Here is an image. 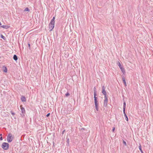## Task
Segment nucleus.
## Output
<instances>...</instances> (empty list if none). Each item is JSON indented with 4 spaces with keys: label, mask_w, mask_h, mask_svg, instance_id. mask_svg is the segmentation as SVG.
<instances>
[{
    "label": "nucleus",
    "mask_w": 153,
    "mask_h": 153,
    "mask_svg": "<svg viewBox=\"0 0 153 153\" xmlns=\"http://www.w3.org/2000/svg\"><path fill=\"white\" fill-rule=\"evenodd\" d=\"M94 104L95 107V108L96 110L97 111H98V103L97 100V97H96L97 96V91L96 90H94Z\"/></svg>",
    "instance_id": "f257e3e1"
},
{
    "label": "nucleus",
    "mask_w": 153,
    "mask_h": 153,
    "mask_svg": "<svg viewBox=\"0 0 153 153\" xmlns=\"http://www.w3.org/2000/svg\"><path fill=\"white\" fill-rule=\"evenodd\" d=\"M1 147L4 149L7 150L9 149V144L8 143L4 142L2 144Z\"/></svg>",
    "instance_id": "f03ea898"
},
{
    "label": "nucleus",
    "mask_w": 153,
    "mask_h": 153,
    "mask_svg": "<svg viewBox=\"0 0 153 153\" xmlns=\"http://www.w3.org/2000/svg\"><path fill=\"white\" fill-rule=\"evenodd\" d=\"M13 137H12V134L10 133L8 134L7 137V141L8 143L11 142L13 140Z\"/></svg>",
    "instance_id": "7ed1b4c3"
},
{
    "label": "nucleus",
    "mask_w": 153,
    "mask_h": 153,
    "mask_svg": "<svg viewBox=\"0 0 153 153\" xmlns=\"http://www.w3.org/2000/svg\"><path fill=\"white\" fill-rule=\"evenodd\" d=\"M20 107L21 108V109L22 113V114H21V115L22 117H23L25 116V108L22 107V105H20Z\"/></svg>",
    "instance_id": "20e7f679"
},
{
    "label": "nucleus",
    "mask_w": 153,
    "mask_h": 153,
    "mask_svg": "<svg viewBox=\"0 0 153 153\" xmlns=\"http://www.w3.org/2000/svg\"><path fill=\"white\" fill-rule=\"evenodd\" d=\"M55 23L50 22V24L49 25V28L50 29V31H51L53 28L54 27Z\"/></svg>",
    "instance_id": "39448f33"
},
{
    "label": "nucleus",
    "mask_w": 153,
    "mask_h": 153,
    "mask_svg": "<svg viewBox=\"0 0 153 153\" xmlns=\"http://www.w3.org/2000/svg\"><path fill=\"white\" fill-rule=\"evenodd\" d=\"M117 65L120 68L121 71L123 72V74L125 73V71L124 68H123L121 65L120 63V62H118Z\"/></svg>",
    "instance_id": "423d86ee"
},
{
    "label": "nucleus",
    "mask_w": 153,
    "mask_h": 153,
    "mask_svg": "<svg viewBox=\"0 0 153 153\" xmlns=\"http://www.w3.org/2000/svg\"><path fill=\"white\" fill-rule=\"evenodd\" d=\"M105 88L104 86H103L102 87V93L104 94V97H107L106 96V92L105 90Z\"/></svg>",
    "instance_id": "0eeeda50"
},
{
    "label": "nucleus",
    "mask_w": 153,
    "mask_h": 153,
    "mask_svg": "<svg viewBox=\"0 0 153 153\" xmlns=\"http://www.w3.org/2000/svg\"><path fill=\"white\" fill-rule=\"evenodd\" d=\"M104 98H105V99L104 100L103 106L104 107H106L107 106L108 101V97H104Z\"/></svg>",
    "instance_id": "6e6552de"
},
{
    "label": "nucleus",
    "mask_w": 153,
    "mask_h": 153,
    "mask_svg": "<svg viewBox=\"0 0 153 153\" xmlns=\"http://www.w3.org/2000/svg\"><path fill=\"white\" fill-rule=\"evenodd\" d=\"M21 99L22 102H25L26 101V98L25 97L23 96H22L21 97Z\"/></svg>",
    "instance_id": "1a4fd4ad"
},
{
    "label": "nucleus",
    "mask_w": 153,
    "mask_h": 153,
    "mask_svg": "<svg viewBox=\"0 0 153 153\" xmlns=\"http://www.w3.org/2000/svg\"><path fill=\"white\" fill-rule=\"evenodd\" d=\"M1 27L5 29H8L10 27V26L8 25H3L1 26Z\"/></svg>",
    "instance_id": "9d476101"
},
{
    "label": "nucleus",
    "mask_w": 153,
    "mask_h": 153,
    "mask_svg": "<svg viewBox=\"0 0 153 153\" xmlns=\"http://www.w3.org/2000/svg\"><path fill=\"white\" fill-rule=\"evenodd\" d=\"M122 79H123V83L124 84V85H125V86H126L127 85H126V82L125 78L124 76H123L122 77Z\"/></svg>",
    "instance_id": "9b49d317"
},
{
    "label": "nucleus",
    "mask_w": 153,
    "mask_h": 153,
    "mask_svg": "<svg viewBox=\"0 0 153 153\" xmlns=\"http://www.w3.org/2000/svg\"><path fill=\"white\" fill-rule=\"evenodd\" d=\"M13 59L15 61H17L18 59L17 56L15 54L13 56Z\"/></svg>",
    "instance_id": "f8f14e48"
},
{
    "label": "nucleus",
    "mask_w": 153,
    "mask_h": 153,
    "mask_svg": "<svg viewBox=\"0 0 153 153\" xmlns=\"http://www.w3.org/2000/svg\"><path fill=\"white\" fill-rule=\"evenodd\" d=\"M3 71L5 72L6 73L7 72V69L6 67L3 66Z\"/></svg>",
    "instance_id": "ddd939ff"
},
{
    "label": "nucleus",
    "mask_w": 153,
    "mask_h": 153,
    "mask_svg": "<svg viewBox=\"0 0 153 153\" xmlns=\"http://www.w3.org/2000/svg\"><path fill=\"white\" fill-rule=\"evenodd\" d=\"M139 149H140V150L141 152L142 153H143V151L141 149V146L140 144V145L139 146Z\"/></svg>",
    "instance_id": "4468645a"
},
{
    "label": "nucleus",
    "mask_w": 153,
    "mask_h": 153,
    "mask_svg": "<svg viewBox=\"0 0 153 153\" xmlns=\"http://www.w3.org/2000/svg\"><path fill=\"white\" fill-rule=\"evenodd\" d=\"M55 16L53 17V19L51 20V22L55 23Z\"/></svg>",
    "instance_id": "2eb2a0df"
},
{
    "label": "nucleus",
    "mask_w": 153,
    "mask_h": 153,
    "mask_svg": "<svg viewBox=\"0 0 153 153\" xmlns=\"http://www.w3.org/2000/svg\"><path fill=\"white\" fill-rule=\"evenodd\" d=\"M24 11L29 12L30 11V10L27 7L25 9Z\"/></svg>",
    "instance_id": "dca6fc26"
},
{
    "label": "nucleus",
    "mask_w": 153,
    "mask_h": 153,
    "mask_svg": "<svg viewBox=\"0 0 153 153\" xmlns=\"http://www.w3.org/2000/svg\"><path fill=\"white\" fill-rule=\"evenodd\" d=\"M126 103L125 102H123V109H125L126 108Z\"/></svg>",
    "instance_id": "f3484780"
},
{
    "label": "nucleus",
    "mask_w": 153,
    "mask_h": 153,
    "mask_svg": "<svg viewBox=\"0 0 153 153\" xmlns=\"http://www.w3.org/2000/svg\"><path fill=\"white\" fill-rule=\"evenodd\" d=\"M1 38L4 39V40H5L6 39L5 37L4 36L2 35L1 34Z\"/></svg>",
    "instance_id": "a211bd4d"
},
{
    "label": "nucleus",
    "mask_w": 153,
    "mask_h": 153,
    "mask_svg": "<svg viewBox=\"0 0 153 153\" xmlns=\"http://www.w3.org/2000/svg\"><path fill=\"white\" fill-rule=\"evenodd\" d=\"M65 95L66 97H68L70 95V94L68 92H67V93L65 94Z\"/></svg>",
    "instance_id": "6ab92c4d"
},
{
    "label": "nucleus",
    "mask_w": 153,
    "mask_h": 153,
    "mask_svg": "<svg viewBox=\"0 0 153 153\" xmlns=\"http://www.w3.org/2000/svg\"><path fill=\"white\" fill-rule=\"evenodd\" d=\"M125 117V119L127 121H128V117L127 116V115H125L124 116Z\"/></svg>",
    "instance_id": "aec40b11"
},
{
    "label": "nucleus",
    "mask_w": 153,
    "mask_h": 153,
    "mask_svg": "<svg viewBox=\"0 0 153 153\" xmlns=\"http://www.w3.org/2000/svg\"><path fill=\"white\" fill-rule=\"evenodd\" d=\"M10 113L13 116L15 114V113L14 112L12 111H10Z\"/></svg>",
    "instance_id": "412c9836"
},
{
    "label": "nucleus",
    "mask_w": 153,
    "mask_h": 153,
    "mask_svg": "<svg viewBox=\"0 0 153 153\" xmlns=\"http://www.w3.org/2000/svg\"><path fill=\"white\" fill-rule=\"evenodd\" d=\"M123 143L125 146H127V144H126V141H124V140H123Z\"/></svg>",
    "instance_id": "4be33fe9"
},
{
    "label": "nucleus",
    "mask_w": 153,
    "mask_h": 153,
    "mask_svg": "<svg viewBox=\"0 0 153 153\" xmlns=\"http://www.w3.org/2000/svg\"><path fill=\"white\" fill-rule=\"evenodd\" d=\"M123 112L124 114V115H126V114L125 113V109H123Z\"/></svg>",
    "instance_id": "5701e85b"
},
{
    "label": "nucleus",
    "mask_w": 153,
    "mask_h": 153,
    "mask_svg": "<svg viewBox=\"0 0 153 153\" xmlns=\"http://www.w3.org/2000/svg\"><path fill=\"white\" fill-rule=\"evenodd\" d=\"M66 142L68 144H69V140L68 138L67 139Z\"/></svg>",
    "instance_id": "b1692460"
},
{
    "label": "nucleus",
    "mask_w": 153,
    "mask_h": 153,
    "mask_svg": "<svg viewBox=\"0 0 153 153\" xmlns=\"http://www.w3.org/2000/svg\"><path fill=\"white\" fill-rule=\"evenodd\" d=\"M50 113H49L48 114H47V115H46V117H49V116H50Z\"/></svg>",
    "instance_id": "393cba45"
},
{
    "label": "nucleus",
    "mask_w": 153,
    "mask_h": 153,
    "mask_svg": "<svg viewBox=\"0 0 153 153\" xmlns=\"http://www.w3.org/2000/svg\"><path fill=\"white\" fill-rule=\"evenodd\" d=\"M28 45L29 49H30V44L29 43H28Z\"/></svg>",
    "instance_id": "a878e982"
},
{
    "label": "nucleus",
    "mask_w": 153,
    "mask_h": 153,
    "mask_svg": "<svg viewBox=\"0 0 153 153\" xmlns=\"http://www.w3.org/2000/svg\"><path fill=\"white\" fill-rule=\"evenodd\" d=\"M3 140V138L2 137H1L0 138V140Z\"/></svg>",
    "instance_id": "bb28decb"
},
{
    "label": "nucleus",
    "mask_w": 153,
    "mask_h": 153,
    "mask_svg": "<svg viewBox=\"0 0 153 153\" xmlns=\"http://www.w3.org/2000/svg\"><path fill=\"white\" fill-rule=\"evenodd\" d=\"M65 130H64V131L62 132V134H64V132H65Z\"/></svg>",
    "instance_id": "cd10ccee"
},
{
    "label": "nucleus",
    "mask_w": 153,
    "mask_h": 153,
    "mask_svg": "<svg viewBox=\"0 0 153 153\" xmlns=\"http://www.w3.org/2000/svg\"><path fill=\"white\" fill-rule=\"evenodd\" d=\"M114 130H115V128H113V129H112V131L113 132H114Z\"/></svg>",
    "instance_id": "c85d7f7f"
},
{
    "label": "nucleus",
    "mask_w": 153,
    "mask_h": 153,
    "mask_svg": "<svg viewBox=\"0 0 153 153\" xmlns=\"http://www.w3.org/2000/svg\"><path fill=\"white\" fill-rule=\"evenodd\" d=\"M82 129L85 130V128H81V130H82Z\"/></svg>",
    "instance_id": "c756f323"
},
{
    "label": "nucleus",
    "mask_w": 153,
    "mask_h": 153,
    "mask_svg": "<svg viewBox=\"0 0 153 153\" xmlns=\"http://www.w3.org/2000/svg\"><path fill=\"white\" fill-rule=\"evenodd\" d=\"M96 90V88L95 87H94V90Z\"/></svg>",
    "instance_id": "7c9ffc66"
},
{
    "label": "nucleus",
    "mask_w": 153,
    "mask_h": 153,
    "mask_svg": "<svg viewBox=\"0 0 153 153\" xmlns=\"http://www.w3.org/2000/svg\"><path fill=\"white\" fill-rule=\"evenodd\" d=\"M1 25V22H0V25Z\"/></svg>",
    "instance_id": "2f4dec72"
},
{
    "label": "nucleus",
    "mask_w": 153,
    "mask_h": 153,
    "mask_svg": "<svg viewBox=\"0 0 153 153\" xmlns=\"http://www.w3.org/2000/svg\"><path fill=\"white\" fill-rule=\"evenodd\" d=\"M0 136H2V134H0Z\"/></svg>",
    "instance_id": "473e14b6"
}]
</instances>
